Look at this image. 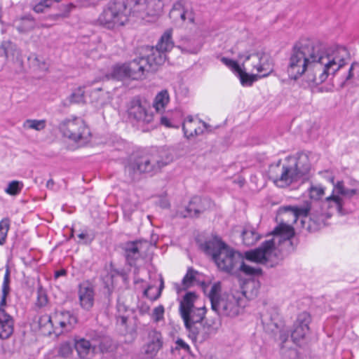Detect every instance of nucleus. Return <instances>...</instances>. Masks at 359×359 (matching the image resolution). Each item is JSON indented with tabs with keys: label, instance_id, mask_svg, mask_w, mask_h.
Returning <instances> with one entry per match:
<instances>
[{
	"label": "nucleus",
	"instance_id": "f257e3e1",
	"mask_svg": "<svg viewBox=\"0 0 359 359\" xmlns=\"http://www.w3.org/2000/svg\"><path fill=\"white\" fill-rule=\"evenodd\" d=\"M347 55L344 47L325 49L319 43H302L294 48L287 72L290 79L297 80L308 69L309 83L320 85L344 66Z\"/></svg>",
	"mask_w": 359,
	"mask_h": 359
},
{
	"label": "nucleus",
	"instance_id": "f03ea898",
	"mask_svg": "<svg viewBox=\"0 0 359 359\" xmlns=\"http://www.w3.org/2000/svg\"><path fill=\"white\" fill-rule=\"evenodd\" d=\"M310 169L308 156L299 154L298 156H287L282 163L271 165L269 169V178L278 187H284L298 181L307 174Z\"/></svg>",
	"mask_w": 359,
	"mask_h": 359
},
{
	"label": "nucleus",
	"instance_id": "7ed1b4c3",
	"mask_svg": "<svg viewBox=\"0 0 359 359\" xmlns=\"http://www.w3.org/2000/svg\"><path fill=\"white\" fill-rule=\"evenodd\" d=\"M203 249L212 257L218 269L224 272L232 273L241 263V255L218 237L206 241L203 245Z\"/></svg>",
	"mask_w": 359,
	"mask_h": 359
},
{
	"label": "nucleus",
	"instance_id": "20e7f679",
	"mask_svg": "<svg viewBox=\"0 0 359 359\" xmlns=\"http://www.w3.org/2000/svg\"><path fill=\"white\" fill-rule=\"evenodd\" d=\"M169 161L163 160L154 155L132 154L123 162L124 172L130 180L140 179L142 174H155L168 165Z\"/></svg>",
	"mask_w": 359,
	"mask_h": 359
},
{
	"label": "nucleus",
	"instance_id": "39448f33",
	"mask_svg": "<svg viewBox=\"0 0 359 359\" xmlns=\"http://www.w3.org/2000/svg\"><path fill=\"white\" fill-rule=\"evenodd\" d=\"M273 233V238L264 241L260 247L254 250L246 252V259L264 264L272 262L276 257L275 240L279 237L284 240H289L294 236V230L291 225L282 222L274 229Z\"/></svg>",
	"mask_w": 359,
	"mask_h": 359
},
{
	"label": "nucleus",
	"instance_id": "423d86ee",
	"mask_svg": "<svg viewBox=\"0 0 359 359\" xmlns=\"http://www.w3.org/2000/svg\"><path fill=\"white\" fill-rule=\"evenodd\" d=\"M172 29H167L161 36L156 46H146L144 48L149 67L152 72L157 70L166 60L167 53L174 46L172 40Z\"/></svg>",
	"mask_w": 359,
	"mask_h": 359
},
{
	"label": "nucleus",
	"instance_id": "0eeeda50",
	"mask_svg": "<svg viewBox=\"0 0 359 359\" xmlns=\"http://www.w3.org/2000/svg\"><path fill=\"white\" fill-rule=\"evenodd\" d=\"M128 21L124 1L116 0L109 2L97 18L100 25L109 29L123 26Z\"/></svg>",
	"mask_w": 359,
	"mask_h": 359
},
{
	"label": "nucleus",
	"instance_id": "6e6552de",
	"mask_svg": "<svg viewBox=\"0 0 359 359\" xmlns=\"http://www.w3.org/2000/svg\"><path fill=\"white\" fill-rule=\"evenodd\" d=\"M205 311L198 310L192 318L184 321L188 336L194 342L203 343L215 332L213 326L205 321Z\"/></svg>",
	"mask_w": 359,
	"mask_h": 359
},
{
	"label": "nucleus",
	"instance_id": "1a4fd4ad",
	"mask_svg": "<svg viewBox=\"0 0 359 359\" xmlns=\"http://www.w3.org/2000/svg\"><path fill=\"white\" fill-rule=\"evenodd\" d=\"M59 128L65 137L74 142L86 140L90 135L89 129L80 117L65 119L60 124Z\"/></svg>",
	"mask_w": 359,
	"mask_h": 359
},
{
	"label": "nucleus",
	"instance_id": "9d476101",
	"mask_svg": "<svg viewBox=\"0 0 359 359\" xmlns=\"http://www.w3.org/2000/svg\"><path fill=\"white\" fill-rule=\"evenodd\" d=\"M127 118L133 124L145 125L152 122L153 113L149 111L148 106L142 103L139 97H134L127 104Z\"/></svg>",
	"mask_w": 359,
	"mask_h": 359
},
{
	"label": "nucleus",
	"instance_id": "9b49d317",
	"mask_svg": "<svg viewBox=\"0 0 359 359\" xmlns=\"http://www.w3.org/2000/svg\"><path fill=\"white\" fill-rule=\"evenodd\" d=\"M358 194L359 190L358 189H348L344 187L343 182L339 181L336 184H334L332 194L325 198V203L328 208H334L339 214H343L344 202L339 195L351 198Z\"/></svg>",
	"mask_w": 359,
	"mask_h": 359
},
{
	"label": "nucleus",
	"instance_id": "f8f14e48",
	"mask_svg": "<svg viewBox=\"0 0 359 359\" xmlns=\"http://www.w3.org/2000/svg\"><path fill=\"white\" fill-rule=\"evenodd\" d=\"M212 309L219 316L235 317L241 310L240 299L233 294L224 295L217 303L212 304Z\"/></svg>",
	"mask_w": 359,
	"mask_h": 359
},
{
	"label": "nucleus",
	"instance_id": "ddd939ff",
	"mask_svg": "<svg viewBox=\"0 0 359 359\" xmlns=\"http://www.w3.org/2000/svg\"><path fill=\"white\" fill-rule=\"evenodd\" d=\"M249 60L251 62L252 69L262 74L259 77H266L273 70L271 58L266 53L257 52L245 55L244 63Z\"/></svg>",
	"mask_w": 359,
	"mask_h": 359
},
{
	"label": "nucleus",
	"instance_id": "4468645a",
	"mask_svg": "<svg viewBox=\"0 0 359 359\" xmlns=\"http://www.w3.org/2000/svg\"><path fill=\"white\" fill-rule=\"evenodd\" d=\"M170 18L175 23L184 22L188 20L194 22V13L191 2L187 0H180L175 2L169 13Z\"/></svg>",
	"mask_w": 359,
	"mask_h": 359
},
{
	"label": "nucleus",
	"instance_id": "2eb2a0df",
	"mask_svg": "<svg viewBox=\"0 0 359 359\" xmlns=\"http://www.w3.org/2000/svg\"><path fill=\"white\" fill-rule=\"evenodd\" d=\"M149 246L150 243L144 240L126 243L123 250L127 263L130 266H135L137 261L143 256Z\"/></svg>",
	"mask_w": 359,
	"mask_h": 359
},
{
	"label": "nucleus",
	"instance_id": "dca6fc26",
	"mask_svg": "<svg viewBox=\"0 0 359 359\" xmlns=\"http://www.w3.org/2000/svg\"><path fill=\"white\" fill-rule=\"evenodd\" d=\"M163 337L161 332L155 329L148 330L147 340L143 346L144 354L149 358H155L163 348Z\"/></svg>",
	"mask_w": 359,
	"mask_h": 359
},
{
	"label": "nucleus",
	"instance_id": "f3484780",
	"mask_svg": "<svg viewBox=\"0 0 359 359\" xmlns=\"http://www.w3.org/2000/svg\"><path fill=\"white\" fill-rule=\"evenodd\" d=\"M126 65L129 72V78L133 80H142L144 79L146 73L152 72L149 67L148 61L143 56L135 58Z\"/></svg>",
	"mask_w": 359,
	"mask_h": 359
},
{
	"label": "nucleus",
	"instance_id": "a211bd4d",
	"mask_svg": "<svg viewBox=\"0 0 359 359\" xmlns=\"http://www.w3.org/2000/svg\"><path fill=\"white\" fill-rule=\"evenodd\" d=\"M197 299L195 292H189L185 294L180 303V313L184 322L192 318L194 313L198 310L205 311V307H194V302Z\"/></svg>",
	"mask_w": 359,
	"mask_h": 359
},
{
	"label": "nucleus",
	"instance_id": "6ab92c4d",
	"mask_svg": "<svg viewBox=\"0 0 359 359\" xmlns=\"http://www.w3.org/2000/svg\"><path fill=\"white\" fill-rule=\"evenodd\" d=\"M221 61L239 77L243 86H251L257 81L258 76L248 74L243 70V69H245L244 63L241 67L236 61L225 57H222Z\"/></svg>",
	"mask_w": 359,
	"mask_h": 359
},
{
	"label": "nucleus",
	"instance_id": "aec40b11",
	"mask_svg": "<svg viewBox=\"0 0 359 359\" xmlns=\"http://www.w3.org/2000/svg\"><path fill=\"white\" fill-rule=\"evenodd\" d=\"M53 321L55 323V330L59 326L62 329L60 332H69L77 323V318L70 311H60L55 312Z\"/></svg>",
	"mask_w": 359,
	"mask_h": 359
},
{
	"label": "nucleus",
	"instance_id": "412c9836",
	"mask_svg": "<svg viewBox=\"0 0 359 359\" xmlns=\"http://www.w3.org/2000/svg\"><path fill=\"white\" fill-rule=\"evenodd\" d=\"M310 322L311 316L309 313L302 312L299 314L291 334V337L294 342L297 343L304 338L309 332Z\"/></svg>",
	"mask_w": 359,
	"mask_h": 359
},
{
	"label": "nucleus",
	"instance_id": "4be33fe9",
	"mask_svg": "<svg viewBox=\"0 0 359 359\" xmlns=\"http://www.w3.org/2000/svg\"><path fill=\"white\" fill-rule=\"evenodd\" d=\"M79 299L81 306L89 311L94 304L95 291L93 285L88 282H83L79 286Z\"/></svg>",
	"mask_w": 359,
	"mask_h": 359
},
{
	"label": "nucleus",
	"instance_id": "5701e85b",
	"mask_svg": "<svg viewBox=\"0 0 359 359\" xmlns=\"http://www.w3.org/2000/svg\"><path fill=\"white\" fill-rule=\"evenodd\" d=\"M210 205V201L208 199L194 196L189 201L184 212L181 213V215L184 217H197L200 213L209 208Z\"/></svg>",
	"mask_w": 359,
	"mask_h": 359
},
{
	"label": "nucleus",
	"instance_id": "b1692460",
	"mask_svg": "<svg viewBox=\"0 0 359 359\" xmlns=\"http://www.w3.org/2000/svg\"><path fill=\"white\" fill-rule=\"evenodd\" d=\"M208 127V125L205 122L195 121L192 116H188L182 124L184 136L188 139L203 134L204 128L207 129Z\"/></svg>",
	"mask_w": 359,
	"mask_h": 359
},
{
	"label": "nucleus",
	"instance_id": "393cba45",
	"mask_svg": "<svg viewBox=\"0 0 359 359\" xmlns=\"http://www.w3.org/2000/svg\"><path fill=\"white\" fill-rule=\"evenodd\" d=\"M14 320L6 311L0 309V339H8L13 333Z\"/></svg>",
	"mask_w": 359,
	"mask_h": 359
},
{
	"label": "nucleus",
	"instance_id": "a878e982",
	"mask_svg": "<svg viewBox=\"0 0 359 359\" xmlns=\"http://www.w3.org/2000/svg\"><path fill=\"white\" fill-rule=\"evenodd\" d=\"M20 55V50L17 45L11 40H4L0 45V55L6 60L15 59Z\"/></svg>",
	"mask_w": 359,
	"mask_h": 359
},
{
	"label": "nucleus",
	"instance_id": "bb28decb",
	"mask_svg": "<svg viewBox=\"0 0 359 359\" xmlns=\"http://www.w3.org/2000/svg\"><path fill=\"white\" fill-rule=\"evenodd\" d=\"M107 80L113 79L122 81L124 79L129 78V72L126 63L116 64L114 65L110 72L105 75Z\"/></svg>",
	"mask_w": 359,
	"mask_h": 359
},
{
	"label": "nucleus",
	"instance_id": "cd10ccee",
	"mask_svg": "<svg viewBox=\"0 0 359 359\" xmlns=\"http://www.w3.org/2000/svg\"><path fill=\"white\" fill-rule=\"evenodd\" d=\"M13 23L14 26L20 33L28 32L32 30L36 26L35 20L30 15H27L15 19Z\"/></svg>",
	"mask_w": 359,
	"mask_h": 359
},
{
	"label": "nucleus",
	"instance_id": "c85d7f7f",
	"mask_svg": "<svg viewBox=\"0 0 359 359\" xmlns=\"http://www.w3.org/2000/svg\"><path fill=\"white\" fill-rule=\"evenodd\" d=\"M243 243L247 246L255 245L262 237L252 226H245L241 233Z\"/></svg>",
	"mask_w": 359,
	"mask_h": 359
},
{
	"label": "nucleus",
	"instance_id": "c756f323",
	"mask_svg": "<svg viewBox=\"0 0 359 359\" xmlns=\"http://www.w3.org/2000/svg\"><path fill=\"white\" fill-rule=\"evenodd\" d=\"M178 48L184 53L196 54L201 50L202 44L195 39H184Z\"/></svg>",
	"mask_w": 359,
	"mask_h": 359
},
{
	"label": "nucleus",
	"instance_id": "7c9ffc66",
	"mask_svg": "<svg viewBox=\"0 0 359 359\" xmlns=\"http://www.w3.org/2000/svg\"><path fill=\"white\" fill-rule=\"evenodd\" d=\"M126 12L146 15V0H126Z\"/></svg>",
	"mask_w": 359,
	"mask_h": 359
},
{
	"label": "nucleus",
	"instance_id": "2f4dec72",
	"mask_svg": "<svg viewBox=\"0 0 359 359\" xmlns=\"http://www.w3.org/2000/svg\"><path fill=\"white\" fill-rule=\"evenodd\" d=\"M285 213L290 212L292 216L293 222H296L299 217H307L311 210V205L306 202L303 207L298 206H285L283 208Z\"/></svg>",
	"mask_w": 359,
	"mask_h": 359
},
{
	"label": "nucleus",
	"instance_id": "473e14b6",
	"mask_svg": "<svg viewBox=\"0 0 359 359\" xmlns=\"http://www.w3.org/2000/svg\"><path fill=\"white\" fill-rule=\"evenodd\" d=\"M329 217H330L329 214L325 215L321 213L318 215L313 213L309 219L307 229L309 231H316L320 229L326 225L325 220Z\"/></svg>",
	"mask_w": 359,
	"mask_h": 359
},
{
	"label": "nucleus",
	"instance_id": "72a5a7b5",
	"mask_svg": "<svg viewBox=\"0 0 359 359\" xmlns=\"http://www.w3.org/2000/svg\"><path fill=\"white\" fill-rule=\"evenodd\" d=\"M170 95L167 90H162L156 95L153 107L157 112L163 111L166 105L169 103Z\"/></svg>",
	"mask_w": 359,
	"mask_h": 359
},
{
	"label": "nucleus",
	"instance_id": "f704fd0d",
	"mask_svg": "<svg viewBox=\"0 0 359 359\" xmlns=\"http://www.w3.org/2000/svg\"><path fill=\"white\" fill-rule=\"evenodd\" d=\"M75 349L81 359H86V357L93 350L89 341L80 339L75 341Z\"/></svg>",
	"mask_w": 359,
	"mask_h": 359
},
{
	"label": "nucleus",
	"instance_id": "c9c22d12",
	"mask_svg": "<svg viewBox=\"0 0 359 359\" xmlns=\"http://www.w3.org/2000/svg\"><path fill=\"white\" fill-rule=\"evenodd\" d=\"M146 15H158L163 10V3L161 0H146Z\"/></svg>",
	"mask_w": 359,
	"mask_h": 359
},
{
	"label": "nucleus",
	"instance_id": "e433bc0d",
	"mask_svg": "<svg viewBox=\"0 0 359 359\" xmlns=\"http://www.w3.org/2000/svg\"><path fill=\"white\" fill-rule=\"evenodd\" d=\"M53 315L50 316L48 315H43L39 319V327L42 328H46V332L48 334L51 332H56L55 330V323L53 321Z\"/></svg>",
	"mask_w": 359,
	"mask_h": 359
},
{
	"label": "nucleus",
	"instance_id": "4c0bfd02",
	"mask_svg": "<svg viewBox=\"0 0 359 359\" xmlns=\"http://www.w3.org/2000/svg\"><path fill=\"white\" fill-rule=\"evenodd\" d=\"M46 126V121L44 119H27L23 123V128L25 129H32L36 131H41L43 130Z\"/></svg>",
	"mask_w": 359,
	"mask_h": 359
},
{
	"label": "nucleus",
	"instance_id": "58836bf2",
	"mask_svg": "<svg viewBox=\"0 0 359 359\" xmlns=\"http://www.w3.org/2000/svg\"><path fill=\"white\" fill-rule=\"evenodd\" d=\"M23 187L22 182L13 180L8 184L7 187L5 189V192L11 196H16L21 192Z\"/></svg>",
	"mask_w": 359,
	"mask_h": 359
},
{
	"label": "nucleus",
	"instance_id": "ea45409f",
	"mask_svg": "<svg viewBox=\"0 0 359 359\" xmlns=\"http://www.w3.org/2000/svg\"><path fill=\"white\" fill-rule=\"evenodd\" d=\"M84 90L82 87L75 89L69 97V101L72 104H80L85 102Z\"/></svg>",
	"mask_w": 359,
	"mask_h": 359
},
{
	"label": "nucleus",
	"instance_id": "a19ab883",
	"mask_svg": "<svg viewBox=\"0 0 359 359\" xmlns=\"http://www.w3.org/2000/svg\"><path fill=\"white\" fill-rule=\"evenodd\" d=\"M198 273L193 268H189L186 275L182 279V285L185 289L191 287L196 279V275Z\"/></svg>",
	"mask_w": 359,
	"mask_h": 359
},
{
	"label": "nucleus",
	"instance_id": "79ce46f5",
	"mask_svg": "<svg viewBox=\"0 0 359 359\" xmlns=\"http://www.w3.org/2000/svg\"><path fill=\"white\" fill-rule=\"evenodd\" d=\"M245 291L244 294L250 293V297H255L258 294L259 288V283L256 280H250L245 284Z\"/></svg>",
	"mask_w": 359,
	"mask_h": 359
},
{
	"label": "nucleus",
	"instance_id": "37998d69",
	"mask_svg": "<svg viewBox=\"0 0 359 359\" xmlns=\"http://www.w3.org/2000/svg\"><path fill=\"white\" fill-rule=\"evenodd\" d=\"M309 196L311 199L319 200L325 194V187L321 185L311 186L309 189Z\"/></svg>",
	"mask_w": 359,
	"mask_h": 359
},
{
	"label": "nucleus",
	"instance_id": "c03bdc74",
	"mask_svg": "<svg viewBox=\"0 0 359 359\" xmlns=\"http://www.w3.org/2000/svg\"><path fill=\"white\" fill-rule=\"evenodd\" d=\"M247 275H259L261 273L262 270L259 268H255L245 264L243 262V257H241V263L237 268Z\"/></svg>",
	"mask_w": 359,
	"mask_h": 359
},
{
	"label": "nucleus",
	"instance_id": "a18cd8bd",
	"mask_svg": "<svg viewBox=\"0 0 359 359\" xmlns=\"http://www.w3.org/2000/svg\"><path fill=\"white\" fill-rule=\"evenodd\" d=\"M72 346L69 342H63L62 343L57 350V354L58 355L62 357V358H68L69 357L72 353Z\"/></svg>",
	"mask_w": 359,
	"mask_h": 359
},
{
	"label": "nucleus",
	"instance_id": "49530a36",
	"mask_svg": "<svg viewBox=\"0 0 359 359\" xmlns=\"http://www.w3.org/2000/svg\"><path fill=\"white\" fill-rule=\"evenodd\" d=\"M9 230V220L4 219L0 222V245H2L6 241V238Z\"/></svg>",
	"mask_w": 359,
	"mask_h": 359
},
{
	"label": "nucleus",
	"instance_id": "de8ad7c7",
	"mask_svg": "<svg viewBox=\"0 0 359 359\" xmlns=\"http://www.w3.org/2000/svg\"><path fill=\"white\" fill-rule=\"evenodd\" d=\"M48 302L46 292L42 287H39L37 290V298L36 302V306L39 308L44 307Z\"/></svg>",
	"mask_w": 359,
	"mask_h": 359
},
{
	"label": "nucleus",
	"instance_id": "09e8293b",
	"mask_svg": "<svg viewBox=\"0 0 359 359\" xmlns=\"http://www.w3.org/2000/svg\"><path fill=\"white\" fill-rule=\"evenodd\" d=\"M221 290V286L219 283H215L210 289L209 292V298L211 302V306L212 307L213 303H217L219 299V294Z\"/></svg>",
	"mask_w": 359,
	"mask_h": 359
},
{
	"label": "nucleus",
	"instance_id": "8fccbe9b",
	"mask_svg": "<svg viewBox=\"0 0 359 359\" xmlns=\"http://www.w3.org/2000/svg\"><path fill=\"white\" fill-rule=\"evenodd\" d=\"M165 309L163 305H159L154 309L151 318L154 322L158 323L163 319Z\"/></svg>",
	"mask_w": 359,
	"mask_h": 359
},
{
	"label": "nucleus",
	"instance_id": "3c124183",
	"mask_svg": "<svg viewBox=\"0 0 359 359\" xmlns=\"http://www.w3.org/2000/svg\"><path fill=\"white\" fill-rule=\"evenodd\" d=\"M273 311L274 312V315L273 316H269L268 314L264 315L262 320L263 324L269 325L271 323L275 327H278L277 319L278 315L275 309Z\"/></svg>",
	"mask_w": 359,
	"mask_h": 359
},
{
	"label": "nucleus",
	"instance_id": "603ef678",
	"mask_svg": "<svg viewBox=\"0 0 359 359\" xmlns=\"http://www.w3.org/2000/svg\"><path fill=\"white\" fill-rule=\"evenodd\" d=\"M129 317L130 314L116 315V324L126 329L128 327Z\"/></svg>",
	"mask_w": 359,
	"mask_h": 359
},
{
	"label": "nucleus",
	"instance_id": "864d4df0",
	"mask_svg": "<svg viewBox=\"0 0 359 359\" xmlns=\"http://www.w3.org/2000/svg\"><path fill=\"white\" fill-rule=\"evenodd\" d=\"M164 287V283H163V280H161V285L159 286V288L158 290V292H157V294L155 295V296H149L148 292H149V290H151L152 288L151 286H149L144 291V294L149 297L151 300L152 301H154V300H156L161 294V292H162V290L163 289Z\"/></svg>",
	"mask_w": 359,
	"mask_h": 359
},
{
	"label": "nucleus",
	"instance_id": "5fc2aeb1",
	"mask_svg": "<svg viewBox=\"0 0 359 359\" xmlns=\"http://www.w3.org/2000/svg\"><path fill=\"white\" fill-rule=\"evenodd\" d=\"M116 310V315L130 314L128 306H126L123 302H121L120 299L117 301Z\"/></svg>",
	"mask_w": 359,
	"mask_h": 359
},
{
	"label": "nucleus",
	"instance_id": "6e6d98bb",
	"mask_svg": "<svg viewBox=\"0 0 359 359\" xmlns=\"http://www.w3.org/2000/svg\"><path fill=\"white\" fill-rule=\"evenodd\" d=\"M175 345V349L183 350L187 353L190 351L189 346L182 339H177Z\"/></svg>",
	"mask_w": 359,
	"mask_h": 359
},
{
	"label": "nucleus",
	"instance_id": "4d7b16f0",
	"mask_svg": "<svg viewBox=\"0 0 359 359\" xmlns=\"http://www.w3.org/2000/svg\"><path fill=\"white\" fill-rule=\"evenodd\" d=\"M169 114V112H167L165 115H162L160 118V122L167 128H172L173 127V125L171 123Z\"/></svg>",
	"mask_w": 359,
	"mask_h": 359
},
{
	"label": "nucleus",
	"instance_id": "13d9d810",
	"mask_svg": "<svg viewBox=\"0 0 359 359\" xmlns=\"http://www.w3.org/2000/svg\"><path fill=\"white\" fill-rule=\"evenodd\" d=\"M9 282H10V272L9 270L7 269L4 278V283L2 285V291H8L10 290L9 287Z\"/></svg>",
	"mask_w": 359,
	"mask_h": 359
},
{
	"label": "nucleus",
	"instance_id": "bf43d9fd",
	"mask_svg": "<svg viewBox=\"0 0 359 359\" xmlns=\"http://www.w3.org/2000/svg\"><path fill=\"white\" fill-rule=\"evenodd\" d=\"M8 291H2L1 299L0 301V309L5 311V306L6 305V297L8 294Z\"/></svg>",
	"mask_w": 359,
	"mask_h": 359
},
{
	"label": "nucleus",
	"instance_id": "052dcab7",
	"mask_svg": "<svg viewBox=\"0 0 359 359\" xmlns=\"http://www.w3.org/2000/svg\"><path fill=\"white\" fill-rule=\"evenodd\" d=\"M45 8H46V6L43 4L42 1H41L34 6L33 10L37 13H41L44 11Z\"/></svg>",
	"mask_w": 359,
	"mask_h": 359
},
{
	"label": "nucleus",
	"instance_id": "680f3d73",
	"mask_svg": "<svg viewBox=\"0 0 359 359\" xmlns=\"http://www.w3.org/2000/svg\"><path fill=\"white\" fill-rule=\"evenodd\" d=\"M356 64L355 63H353L352 64V65L351 66V67L349 68V70H348V74L346 78V80L348 81V80H350L351 79H352L353 77V69L354 68V66Z\"/></svg>",
	"mask_w": 359,
	"mask_h": 359
},
{
	"label": "nucleus",
	"instance_id": "e2e57ef3",
	"mask_svg": "<svg viewBox=\"0 0 359 359\" xmlns=\"http://www.w3.org/2000/svg\"><path fill=\"white\" fill-rule=\"evenodd\" d=\"M42 2L46 8H50L55 3L52 0H42Z\"/></svg>",
	"mask_w": 359,
	"mask_h": 359
},
{
	"label": "nucleus",
	"instance_id": "0e129e2a",
	"mask_svg": "<svg viewBox=\"0 0 359 359\" xmlns=\"http://www.w3.org/2000/svg\"><path fill=\"white\" fill-rule=\"evenodd\" d=\"M54 184H55L54 181L52 179H50L49 180H48V182L46 183V187L48 189H52L53 188Z\"/></svg>",
	"mask_w": 359,
	"mask_h": 359
},
{
	"label": "nucleus",
	"instance_id": "69168bd1",
	"mask_svg": "<svg viewBox=\"0 0 359 359\" xmlns=\"http://www.w3.org/2000/svg\"><path fill=\"white\" fill-rule=\"evenodd\" d=\"M149 311V306L148 305H143L140 308V312L142 313H146Z\"/></svg>",
	"mask_w": 359,
	"mask_h": 359
},
{
	"label": "nucleus",
	"instance_id": "338daca9",
	"mask_svg": "<svg viewBox=\"0 0 359 359\" xmlns=\"http://www.w3.org/2000/svg\"><path fill=\"white\" fill-rule=\"evenodd\" d=\"M65 274V270L57 271L55 272V278H58L59 276H63Z\"/></svg>",
	"mask_w": 359,
	"mask_h": 359
},
{
	"label": "nucleus",
	"instance_id": "774afa93",
	"mask_svg": "<svg viewBox=\"0 0 359 359\" xmlns=\"http://www.w3.org/2000/svg\"><path fill=\"white\" fill-rule=\"evenodd\" d=\"M87 234L85 233H81L78 235V237L80 238V239H85L86 237H87Z\"/></svg>",
	"mask_w": 359,
	"mask_h": 359
}]
</instances>
